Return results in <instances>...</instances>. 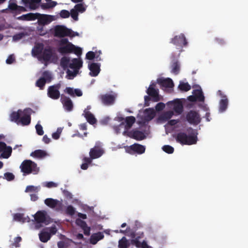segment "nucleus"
Instances as JSON below:
<instances>
[{
    "label": "nucleus",
    "mask_w": 248,
    "mask_h": 248,
    "mask_svg": "<svg viewBox=\"0 0 248 248\" xmlns=\"http://www.w3.org/2000/svg\"><path fill=\"white\" fill-rule=\"evenodd\" d=\"M187 131L189 133L188 135L183 132L178 133L175 137L176 141L182 145H190L196 144L198 140L197 132L192 127H188Z\"/></svg>",
    "instance_id": "f257e3e1"
},
{
    "label": "nucleus",
    "mask_w": 248,
    "mask_h": 248,
    "mask_svg": "<svg viewBox=\"0 0 248 248\" xmlns=\"http://www.w3.org/2000/svg\"><path fill=\"white\" fill-rule=\"evenodd\" d=\"M58 51L61 54L74 53L78 56L82 54V49L75 46L68 41L67 38H62L58 42Z\"/></svg>",
    "instance_id": "f03ea898"
},
{
    "label": "nucleus",
    "mask_w": 248,
    "mask_h": 248,
    "mask_svg": "<svg viewBox=\"0 0 248 248\" xmlns=\"http://www.w3.org/2000/svg\"><path fill=\"white\" fill-rule=\"evenodd\" d=\"M20 168L22 172L27 174L31 173L37 174L39 170V169L37 167V164L31 160L23 161Z\"/></svg>",
    "instance_id": "7ed1b4c3"
},
{
    "label": "nucleus",
    "mask_w": 248,
    "mask_h": 248,
    "mask_svg": "<svg viewBox=\"0 0 248 248\" xmlns=\"http://www.w3.org/2000/svg\"><path fill=\"white\" fill-rule=\"evenodd\" d=\"M73 31L65 26L63 25H56L53 29V34L54 36L60 38H63L66 36L73 37Z\"/></svg>",
    "instance_id": "20e7f679"
},
{
    "label": "nucleus",
    "mask_w": 248,
    "mask_h": 248,
    "mask_svg": "<svg viewBox=\"0 0 248 248\" xmlns=\"http://www.w3.org/2000/svg\"><path fill=\"white\" fill-rule=\"evenodd\" d=\"M57 232V229L55 225L44 229L39 234L40 240L43 243L47 242L50 239L51 235L55 234Z\"/></svg>",
    "instance_id": "39448f33"
},
{
    "label": "nucleus",
    "mask_w": 248,
    "mask_h": 248,
    "mask_svg": "<svg viewBox=\"0 0 248 248\" xmlns=\"http://www.w3.org/2000/svg\"><path fill=\"white\" fill-rule=\"evenodd\" d=\"M186 121L191 124L197 125L201 122V118L199 113L195 110H191L186 115Z\"/></svg>",
    "instance_id": "423d86ee"
},
{
    "label": "nucleus",
    "mask_w": 248,
    "mask_h": 248,
    "mask_svg": "<svg viewBox=\"0 0 248 248\" xmlns=\"http://www.w3.org/2000/svg\"><path fill=\"white\" fill-rule=\"evenodd\" d=\"M34 113V111L31 108H25L22 112V115L19 119V124L22 125H28L31 124V114Z\"/></svg>",
    "instance_id": "0eeeda50"
},
{
    "label": "nucleus",
    "mask_w": 248,
    "mask_h": 248,
    "mask_svg": "<svg viewBox=\"0 0 248 248\" xmlns=\"http://www.w3.org/2000/svg\"><path fill=\"white\" fill-rule=\"evenodd\" d=\"M61 87V84L60 83L49 86L47 89L48 96L54 100L58 99L60 97L59 90Z\"/></svg>",
    "instance_id": "6e6552de"
},
{
    "label": "nucleus",
    "mask_w": 248,
    "mask_h": 248,
    "mask_svg": "<svg viewBox=\"0 0 248 248\" xmlns=\"http://www.w3.org/2000/svg\"><path fill=\"white\" fill-rule=\"evenodd\" d=\"M52 76L50 73L47 71H45L43 73L42 77L36 81L35 85L39 87L40 90H43L46 83L50 82Z\"/></svg>",
    "instance_id": "1a4fd4ad"
},
{
    "label": "nucleus",
    "mask_w": 248,
    "mask_h": 248,
    "mask_svg": "<svg viewBox=\"0 0 248 248\" xmlns=\"http://www.w3.org/2000/svg\"><path fill=\"white\" fill-rule=\"evenodd\" d=\"M86 10V7L83 3H78L70 10L71 16L74 20L78 21V14L84 13Z\"/></svg>",
    "instance_id": "9d476101"
},
{
    "label": "nucleus",
    "mask_w": 248,
    "mask_h": 248,
    "mask_svg": "<svg viewBox=\"0 0 248 248\" xmlns=\"http://www.w3.org/2000/svg\"><path fill=\"white\" fill-rule=\"evenodd\" d=\"M101 143L97 142L94 147L90 149L89 152L90 156L93 159H96L102 155L104 153L103 150L101 147Z\"/></svg>",
    "instance_id": "9b49d317"
},
{
    "label": "nucleus",
    "mask_w": 248,
    "mask_h": 248,
    "mask_svg": "<svg viewBox=\"0 0 248 248\" xmlns=\"http://www.w3.org/2000/svg\"><path fill=\"white\" fill-rule=\"evenodd\" d=\"M170 43L177 46L183 47L187 45V40L184 34L181 33L179 35H176L171 39Z\"/></svg>",
    "instance_id": "f8f14e48"
},
{
    "label": "nucleus",
    "mask_w": 248,
    "mask_h": 248,
    "mask_svg": "<svg viewBox=\"0 0 248 248\" xmlns=\"http://www.w3.org/2000/svg\"><path fill=\"white\" fill-rule=\"evenodd\" d=\"M155 84H151L146 91L147 93L152 98L154 102H158L160 100L159 90L155 89Z\"/></svg>",
    "instance_id": "ddd939ff"
},
{
    "label": "nucleus",
    "mask_w": 248,
    "mask_h": 248,
    "mask_svg": "<svg viewBox=\"0 0 248 248\" xmlns=\"http://www.w3.org/2000/svg\"><path fill=\"white\" fill-rule=\"evenodd\" d=\"M170 104L173 106V109L178 114H181L183 111L184 107L181 101L179 99H175L169 102Z\"/></svg>",
    "instance_id": "4468645a"
},
{
    "label": "nucleus",
    "mask_w": 248,
    "mask_h": 248,
    "mask_svg": "<svg viewBox=\"0 0 248 248\" xmlns=\"http://www.w3.org/2000/svg\"><path fill=\"white\" fill-rule=\"evenodd\" d=\"M128 136L137 140H141L146 138V136L143 132L136 129L129 131Z\"/></svg>",
    "instance_id": "2eb2a0df"
},
{
    "label": "nucleus",
    "mask_w": 248,
    "mask_h": 248,
    "mask_svg": "<svg viewBox=\"0 0 248 248\" xmlns=\"http://www.w3.org/2000/svg\"><path fill=\"white\" fill-rule=\"evenodd\" d=\"M61 100L65 110L70 111L73 109V105L70 98L62 94Z\"/></svg>",
    "instance_id": "dca6fc26"
},
{
    "label": "nucleus",
    "mask_w": 248,
    "mask_h": 248,
    "mask_svg": "<svg viewBox=\"0 0 248 248\" xmlns=\"http://www.w3.org/2000/svg\"><path fill=\"white\" fill-rule=\"evenodd\" d=\"M54 55L53 51L50 47L45 48L41 55V58L46 62H49Z\"/></svg>",
    "instance_id": "f3484780"
},
{
    "label": "nucleus",
    "mask_w": 248,
    "mask_h": 248,
    "mask_svg": "<svg viewBox=\"0 0 248 248\" xmlns=\"http://www.w3.org/2000/svg\"><path fill=\"white\" fill-rule=\"evenodd\" d=\"M145 147L144 146L138 143H135L129 147L128 152L132 153L131 152H132L138 154H142L145 152Z\"/></svg>",
    "instance_id": "a211bd4d"
},
{
    "label": "nucleus",
    "mask_w": 248,
    "mask_h": 248,
    "mask_svg": "<svg viewBox=\"0 0 248 248\" xmlns=\"http://www.w3.org/2000/svg\"><path fill=\"white\" fill-rule=\"evenodd\" d=\"M100 98L102 103L106 105H112L114 103L115 99L114 95L109 94L101 95Z\"/></svg>",
    "instance_id": "6ab92c4d"
},
{
    "label": "nucleus",
    "mask_w": 248,
    "mask_h": 248,
    "mask_svg": "<svg viewBox=\"0 0 248 248\" xmlns=\"http://www.w3.org/2000/svg\"><path fill=\"white\" fill-rule=\"evenodd\" d=\"M89 69L90 70L89 75L92 77L97 76L100 71V64L97 63H92L88 65Z\"/></svg>",
    "instance_id": "aec40b11"
},
{
    "label": "nucleus",
    "mask_w": 248,
    "mask_h": 248,
    "mask_svg": "<svg viewBox=\"0 0 248 248\" xmlns=\"http://www.w3.org/2000/svg\"><path fill=\"white\" fill-rule=\"evenodd\" d=\"M64 92L72 97H75L76 96L79 97L82 95V92L80 89H74L71 87H66L64 89Z\"/></svg>",
    "instance_id": "412c9836"
},
{
    "label": "nucleus",
    "mask_w": 248,
    "mask_h": 248,
    "mask_svg": "<svg viewBox=\"0 0 248 248\" xmlns=\"http://www.w3.org/2000/svg\"><path fill=\"white\" fill-rule=\"evenodd\" d=\"M38 14L39 15L37 16V19H38V22L39 25H44L51 22V16L42 15L39 13H38Z\"/></svg>",
    "instance_id": "4be33fe9"
},
{
    "label": "nucleus",
    "mask_w": 248,
    "mask_h": 248,
    "mask_svg": "<svg viewBox=\"0 0 248 248\" xmlns=\"http://www.w3.org/2000/svg\"><path fill=\"white\" fill-rule=\"evenodd\" d=\"M157 83L162 87L165 88H172L174 86L173 82L171 79L168 78L166 79L158 78Z\"/></svg>",
    "instance_id": "5701e85b"
},
{
    "label": "nucleus",
    "mask_w": 248,
    "mask_h": 248,
    "mask_svg": "<svg viewBox=\"0 0 248 248\" xmlns=\"http://www.w3.org/2000/svg\"><path fill=\"white\" fill-rule=\"evenodd\" d=\"M34 217L37 223H45L46 220V213L44 211H39L35 214Z\"/></svg>",
    "instance_id": "b1692460"
},
{
    "label": "nucleus",
    "mask_w": 248,
    "mask_h": 248,
    "mask_svg": "<svg viewBox=\"0 0 248 248\" xmlns=\"http://www.w3.org/2000/svg\"><path fill=\"white\" fill-rule=\"evenodd\" d=\"M38 15V13H30L17 17L16 19L19 20L33 21L37 19V16Z\"/></svg>",
    "instance_id": "393cba45"
},
{
    "label": "nucleus",
    "mask_w": 248,
    "mask_h": 248,
    "mask_svg": "<svg viewBox=\"0 0 248 248\" xmlns=\"http://www.w3.org/2000/svg\"><path fill=\"white\" fill-rule=\"evenodd\" d=\"M82 63L81 60L74 58L70 62L69 67L75 70H78L82 66Z\"/></svg>",
    "instance_id": "a878e982"
},
{
    "label": "nucleus",
    "mask_w": 248,
    "mask_h": 248,
    "mask_svg": "<svg viewBox=\"0 0 248 248\" xmlns=\"http://www.w3.org/2000/svg\"><path fill=\"white\" fill-rule=\"evenodd\" d=\"M104 237V235L102 232L93 233L91 236L90 243L93 245H95L98 241L102 239Z\"/></svg>",
    "instance_id": "bb28decb"
},
{
    "label": "nucleus",
    "mask_w": 248,
    "mask_h": 248,
    "mask_svg": "<svg viewBox=\"0 0 248 248\" xmlns=\"http://www.w3.org/2000/svg\"><path fill=\"white\" fill-rule=\"evenodd\" d=\"M84 113V117L90 124L93 125L96 124L97 120L91 112L85 110Z\"/></svg>",
    "instance_id": "cd10ccee"
},
{
    "label": "nucleus",
    "mask_w": 248,
    "mask_h": 248,
    "mask_svg": "<svg viewBox=\"0 0 248 248\" xmlns=\"http://www.w3.org/2000/svg\"><path fill=\"white\" fill-rule=\"evenodd\" d=\"M12 148L11 146H7L3 148V151L0 155V158H8L12 154Z\"/></svg>",
    "instance_id": "c85d7f7f"
},
{
    "label": "nucleus",
    "mask_w": 248,
    "mask_h": 248,
    "mask_svg": "<svg viewBox=\"0 0 248 248\" xmlns=\"http://www.w3.org/2000/svg\"><path fill=\"white\" fill-rule=\"evenodd\" d=\"M45 203L51 208H54L59 204L62 205V203L58 200L52 198H47L45 200Z\"/></svg>",
    "instance_id": "c756f323"
},
{
    "label": "nucleus",
    "mask_w": 248,
    "mask_h": 248,
    "mask_svg": "<svg viewBox=\"0 0 248 248\" xmlns=\"http://www.w3.org/2000/svg\"><path fill=\"white\" fill-rule=\"evenodd\" d=\"M22 111L21 109H18L17 111L13 112L10 115L11 120L16 122L17 124H19Z\"/></svg>",
    "instance_id": "7c9ffc66"
},
{
    "label": "nucleus",
    "mask_w": 248,
    "mask_h": 248,
    "mask_svg": "<svg viewBox=\"0 0 248 248\" xmlns=\"http://www.w3.org/2000/svg\"><path fill=\"white\" fill-rule=\"evenodd\" d=\"M171 72L175 75H177L180 72V65L177 60H174L171 65Z\"/></svg>",
    "instance_id": "2f4dec72"
},
{
    "label": "nucleus",
    "mask_w": 248,
    "mask_h": 248,
    "mask_svg": "<svg viewBox=\"0 0 248 248\" xmlns=\"http://www.w3.org/2000/svg\"><path fill=\"white\" fill-rule=\"evenodd\" d=\"M43 51V45L42 44H38L35 46L32 50V54L34 56L41 55Z\"/></svg>",
    "instance_id": "473e14b6"
},
{
    "label": "nucleus",
    "mask_w": 248,
    "mask_h": 248,
    "mask_svg": "<svg viewBox=\"0 0 248 248\" xmlns=\"http://www.w3.org/2000/svg\"><path fill=\"white\" fill-rule=\"evenodd\" d=\"M47 155L46 151L42 150H36L31 154V155L36 158H43Z\"/></svg>",
    "instance_id": "72a5a7b5"
},
{
    "label": "nucleus",
    "mask_w": 248,
    "mask_h": 248,
    "mask_svg": "<svg viewBox=\"0 0 248 248\" xmlns=\"http://www.w3.org/2000/svg\"><path fill=\"white\" fill-rule=\"evenodd\" d=\"M228 105V100L227 98H222L219 102V110L221 112H223L226 110Z\"/></svg>",
    "instance_id": "f704fd0d"
},
{
    "label": "nucleus",
    "mask_w": 248,
    "mask_h": 248,
    "mask_svg": "<svg viewBox=\"0 0 248 248\" xmlns=\"http://www.w3.org/2000/svg\"><path fill=\"white\" fill-rule=\"evenodd\" d=\"M30 218L24 217V214L21 213H16L14 215V220L17 221L25 222L29 221Z\"/></svg>",
    "instance_id": "c9c22d12"
},
{
    "label": "nucleus",
    "mask_w": 248,
    "mask_h": 248,
    "mask_svg": "<svg viewBox=\"0 0 248 248\" xmlns=\"http://www.w3.org/2000/svg\"><path fill=\"white\" fill-rule=\"evenodd\" d=\"M193 93L195 96H196L198 101L200 102L204 101V96L202 90H195L193 91Z\"/></svg>",
    "instance_id": "e433bc0d"
},
{
    "label": "nucleus",
    "mask_w": 248,
    "mask_h": 248,
    "mask_svg": "<svg viewBox=\"0 0 248 248\" xmlns=\"http://www.w3.org/2000/svg\"><path fill=\"white\" fill-rule=\"evenodd\" d=\"M135 121L136 119L134 116H131L126 117L125 120L126 128L127 129L130 128L135 122Z\"/></svg>",
    "instance_id": "4c0bfd02"
},
{
    "label": "nucleus",
    "mask_w": 248,
    "mask_h": 248,
    "mask_svg": "<svg viewBox=\"0 0 248 248\" xmlns=\"http://www.w3.org/2000/svg\"><path fill=\"white\" fill-rule=\"evenodd\" d=\"M129 246V244L126 237H123L119 241V248H128Z\"/></svg>",
    "instance_id": "58836bf2"
},
{
    "label": "nucleus",
    "mask_w": 248,
    "mask_h": 248,
    "mask_svg": "<svg viewBox=\"0 0 248 248\" xmlns=\"http://www.w3.org/2000/svg\"><path fill=\"white\" fill-rule=\"evenodd\" d=\"M178 88L181 91L183 92H187L191 89V86L187 82H180Z\"/></svg>",
    "instance_id": "ea45409f"
},
{
    "label": "nucleus",
    "mask_w": 248,
    "mask_h": 248,
    "mask_svg": "<svg viewBox=\"0 0 248 248\" xmlns=\"http://www.w3.org/2000/svg\"><path fill=\"white\" fill-rule=\"evenodd\" d=\"M61 65L63 67H69L70 62V59L68 57H63L61 60Z\"/></svg>",
    "instance_id": "a19ab883"
},
{
    "label": "nucleus",
    "mask_w": 248,
    "mask_h": 248,
    "mask_svg": "<svg viewBox=\"0 0 248 248\" xmlns=\"http://www.w3.org/2000/svg\"><path fill=\"white\" fill-rule=\"evenodd\" d=\"M140 237H137L131 240V242L132 245H134L136 247L140 248L142 247L143 241L140 242L139 241Z\"/></svg>",
    "instance_id": "79ce46f5"
},
{
    "label": "nucleus",
    "mask_w": 248,
    "mask_h": 248,
    "mask_svg": "<svg viewBox=\"0 0 248 248\" xmlns=\"http://www.w3.org/2000/svg\"><path fill=\"white\" fill-rule=\"evenodd\" d=\"M75 209L72 205H68L66 209V213L69 216H73L75 213Z\"/></svg>",
    "instance_id": "37998d69"
},
{
    "label": "nucleus",
    "mask_w": 248,
    "mask_h": 248,
    "mask_svg": "<svg viewBox=\"0 0 248 248\" xmlns=\"http://www.w3.org/2000/svg\"><path fill=\"white\" fill-rule=\"evenodd\" d=\"M162 150L168 154H172L174 152V148L170 145H164L162 147Z\"/></svg>",
    "instance_id": "c03bdc74"
},
{
    "label": "nucleus",
    "mask_w": 248,
    "mask_h": 248,
    "mask_svg": "<svg viewBox=\"0 0 248 248\" xmlns=\"http://www.w3.org/2000/svg\"><path fill=\"white\" fill-rule=\"evenodd\" d=\"M60 16L62 18H66L71 16L70 12L66 10H62L60 13Z\"/></svg>",
    "instance_id": "a18cd8bd"
},
{
    "label": "nucleus",
    "mask_w": 248,
    "mask_h": 248,
    "mask_svg": "<svg viewBox=\"0 0 248 248\" xmlns=\"http://www.w3.org/2000/svg\"><path fill=\"white\" fill-rule=\"evenodd\" d=\"M38 187L33 186H28L26 187L25 189L26 192H38Z\"/></svg>",
    "instance_id": "49530a36"
},
{
    "label": "nucleus",
    "mask_w": 248,
    "mask_h": 248,
    "mask_svg": "<svg viewBox=\"0 0 248 248\" xmlns=\"http://www.w3.org/2000/svg\"><path fill=\"white\" fill-rule=\"evenodd\" d=\"M3 178L7 181H10L15 179V175L11 172H6L4 174Z\"/></svg>",
    "instance_id": "de8ad7c7"
},
{
    "label": "nucleus",
    "mask_w": 248,
    "mask_h": 248,
    "mask_svg": "<svg viewBox=\"0 0 248 248\" xmlns=\"http://www.w3.org/2000/svg\"><path fill=\"white\" fill-rule=\"evenodd\" d=\"M17 5L15 3L11 2L8 5V8L13 14H16Z\"/></svg>",
    "instance_id": "09e8293b"
},
{
    "label": "nucleus",
    "mask_w": 248,
    "mask_h": 248,
    "mask_svg": "<svg viewBox=\"0 0 248 248\" xmlns=\"http://www.w3.org/2000/svg\"><path fill=\"white\" fill-rule=\"evenodd\" d=\"M35 129L36 130V133L38 135L40 136H42L44 134V131L43 130V127L42 125L39 124H37L35 125Z\"/></svg>",
    "instance_id": "8fccbe9b"
},
{
    "label": "nucleus",
    "mask_w": 248,
    "mask_h": 248,
    "mask_svg": "<svg viewBox=\"0 0 248 248\" xmlns=\"http://www.w3.org/2000/svg\"><path fill=\"white\" fill-rule=\"evenodd\" d=\"M95 53L93 51H89L86 55V58L88 60H92L95 58Z\"/></svg>",
    "instance_id": "3c124183"
},
{
    "label": "nucleus",
    "mask_w": 248,
    "mask_h": 248,
    "mask_svg": "<svg viewBox=\"0 0 248 248\" xmlns=\"http://www.w3.org/2000/svg\"><path fill=\"white\" fill-rule=\"evenodd\" d=\"M77 224L82 229L87 226L86 222L80 219H77L76 220Z\"/></svg>",
    "instance_id": "603ef678"
},
{
    "label": "nucleus",
    "mask_w": 248,
    "mask_h": 248,
    "mask_svg": "<svg viewBox=\"0 0 248 248\" xmlns=\"http://www.w3.org/2000/svg\"><path fill=\"white\" fill-rule=\"evenodd\" d=\"M22 238L20 236L16 237L14 239V242L13 243L12 245L16 248L18 247L19 246V243L21 241Z\"/></svg>",
    "instance_id": "864d4df0"
},
{
    "label": "nucleus",
    "mask_w": 248,
    "mask_h": 248,
    "mask_svg": "<svg viewBox=\"0 0 248 248\" xmlns=\"http://www.w3.org/2000/svg\"><path fill=\"white\" fill-rule=\"evenodd\" d=\"M41 0H31L30 7L31 9H35L36 6L35 3H39L41 2Z\"/></svg>",
    "instance_id": "5fc2aeb1"
},
{
    "label": "nucleus",
    "mask_w": 248,
    "mask_h": 248,
    "mask_svg": "<svg viewBox=\"0 0 248 248\" xmlns=\"http://www.w3.org/2000/svg\"><path fill=\"white\" fill-rule=\"evenodd\" d=\"M216 43L220 46H223L226 44V42L224 39L221 38H216L215 39Z\"/></svg>",
    "instance_id": "6e6d98bb"
},
{
    "label": "nucleus",
    "mask_w": 248,
    "mask_h": 248,
    "mask_svg": "<svg viewBox=\"0 0 248 248\" xmlns=\"http://www.w3.org/2000/svg\"><path fill=\"white\" fill-rule=\"evenodd\" d=\"M165 107V104L163 103L159 102L156 104L155 109L157 111H161Z\"/></svg>",
    "instance_id": "4d7b16f0"
},
{
    "label": "nucleus",
    "mask_w": 248,
    "mask_h": 248,
    "mask_svg": "<svg viewBox=\"0 0 248 248\" xmlns=\"http://www.w3.org/2000/svg\"><path fill=\"white\" fill-rule=\"evenodd\" d=\"M26 11H27V10L24 7L17 5V7L15 14H19L21 12Z\"/></svg>",
    "instance_id": "13d9d810"
},
{
    "label": "nucleus",
    "mask_w": 248,
    "mask_h": 248,
    "mask_svg": "<svg viewBox=\"0 0 248 248\" xmlns=\"http://www.w3.org/2000/svg\"><path fill=\"white\" fill-rule=\"evenodd\" d=\"M15 61V58L13 55H10L7 59L6 62L7 64H12Z\"/></svg>",
    "instance_id": "bf43d9fd"
},
{
    "label": "nucleus",
    "mask_w": 248,
    "mask_h": 248,
    "mask_svg": "<svg viewBox=\"0 0 248 248\" xmlns=\"http://www.w3.org/2000/svg\"><path fill=\"white\" fill-rule=\"evenodd\" d=\"M173 115V112L172 111H168L166 112L164 114V117L167 119H169L171 118Z\"/></svg>",
    "instance_id": "052dcab7"
},
{
    "label": "nucleus",
    "mask_w": 248,
    "mask_h": 248,
    "mask_svg": "<svg viewBox=\"0 0 248 248\" xmlns=\"http://www.w3.org/2000/svg\"><path fill=\"white\" fill-rule=\"evenodd\" d=\"M144 105L145 106H149V101L152 99V98L148 95H145L144 97Z\"/></svg>",
    "instance_id": "680f3d73"
},
{
    "label": "nucleus",
    "mask_w": 248,
    "mask_h": 248,
    "mask_svg": "<svg viewBox=\"0 0 248 248\" xmlns=\"http://www.w3.org/2000/svg\"><path fill=\"white\" fill-rule=\"evenodd\" d=\"M83 230L84 234L85 235L89 236L90 234V227L87 226L86 227L82 229Z\"/></svg>",
    "instance_id": "e2e57ef3"
},
{
    "label": "nucleus",
    "mask_w": 248,
    "mask_h": 248,
    "mask_svg": "<svg viewBox=\"0 0 248 248\" xmlns=\"http://www.w3.org/2000/svg\"><path fill=\"white\" fill-rule=\"evenodd\" d=\"M45 186L47 187L51 188L53 187H56L57 186V184L53 182H49L46 183Z\"/></svg>",
    "instance_id": "0e129e2a"
},
{
    "label": "nucleus",
    "mask_w": 248,
    "mask_h": 248,
    "mask_svg": "<svg viewBox=\"0 0 248 248\" xmlns=\"http://www.w3.org/2000/svg\"><path fill=\"white\" fill-rule=\"evenodd\" d=\"M41 7L43 9H47L51 8L49 3H43L41 5Z\"/></svg>",
    "instance_id": "69168bd1"
},
{
    "label": "nucleus",
    "mask_w": 248,
    "mask_h": 248,
    "mask_svg": "<svg viewBox=\"0 0 248 248\" xmlns=\"http://www.w3.org/2000/svg\"><path fill=\"white\" fill-rule=\"evenodd\" d=\"M179 122V121L178 120L173 119V120H170L168 122V124L169 125H170L171 126H173V125H175V124H176L177 123H178Z\"/></svg>",
    "instance_id": "338daca9"
},
{
    "label": "nucleus",
    "mask_w": 248,
    "mask_h": 248,
    "mask_svg": "<svg viewBox=\"0 0 248 248\" xmlns=\"http://www.w3.org/2000/svg\"><path fill=\"white\" fill-rule=\"evenodd\" d=\"M93 159L90 156V157H85L83 158V161L84 163H87L89 165L92 163Z\"/></svg>",
    "instance_id": "774afa93"
}]
</instances>
